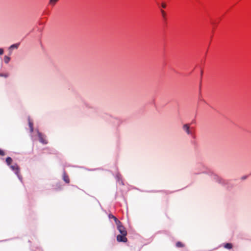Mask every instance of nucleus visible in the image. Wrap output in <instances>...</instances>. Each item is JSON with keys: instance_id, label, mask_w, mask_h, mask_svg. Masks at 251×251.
<instances>
[{"instance_id": "1", "label": "nucleus", "mask_w": 251, "mask_h": 251, "mask_svg": "<svg viewBox=\"0 0 251 251\" xmlns=\"http://www.w3.org/2000/svg\"><path fill=\"white\" fill-rule=\"evenodd\" d=\"M182 128L183 130L185 131L188 135H190L192 137H194V128L193 127L190 128L189 124L184 125L183 126Z\"/></svg>"}, {"instance_id": "2", "label": "nucleus", "mask_w": 251, "mask_h": 251, "mask_svg": "<svg viewBox=\"0 0 251 251\" xmlns=\"http://www.w3.org/2000/svg\"><path fill=\"white\" fill-rule=\"evenodd\" d=\"M9 167L14 172L15 174L17 176L18 178L20 179H21L22 177L20 174V169L18 165L17 164H15L13 165H10Z\"/></svg>"}, {"instance_id": "3", "label": "nucleus", "mask_w": 251, "mask_h": 251, "mask_svg": "<svg viewBox=\"0 0 251 251\" xmlns=\"http://www.w3.org/2000/svg\"><path fill=\"white\" fill-rule=\"evenodd\" d=\"M116 225L117 226V229L121 233V234L126 235L127 231L126 229V228L123 226L122 225L121 222H120V224Z\"/></svg>"}, {"instance_id": "4", "label": "nucleus", "mask_w": 251, "mask_h": 251, "mask_svg": "<svg viewBox=\"0 0 251 251\" xmlns=\"http://www.w3.org/2000/svg\"><path fill=\"white\" fill-rule=\"evenodd\" d=\"M126 236V235H124L122 234L118 235L117 236V240L118 242H126L127 241Z\"/></svg>"}, {"instance_id": "5", "label": "nucleus", "mask_w": 251, "mask_h": 251, "mask_svg": "<svg viewBox=\"0 0 251 251\" xmlns=\"http://www.w3.org/2000/svg\"><path fill=\"white\" fill-rule=\"evenodd\" d=\"M38 136H39V138L40 141L41 143H43L44 144H47V141L44 138V137H43V136L42 135V134L41 133H38Z\"/></svg>"}, {"instance_id": "6", "label": "nucleus", "mask_w": 251, "mask_h": 251, "mask_svg": "<svg viewBox=\"0 0 251 251\" xmlns=\"http://www.w3.org/2000/svg\"><path fill=\"white\" fill-rule=\"evenodd\" d=\"M108 217L109 219H114L116 224H120V221L114 215L112 214H109Z\"/></svg>"}, {"instance_id": "7", "label": "nucleus", "mask_w": 251, "mask_h": 251, "mask_svg": "<svg viewBox=\"0 0 251 251\" xmlns=\"http://www.w3.org/2000/svg\"><path fill=\"white\" fill-rule=\"evenodd\" d=\"M214 179L217 182H218L219 183H223V184H224L225 183V182H221V181L222 180V179L219 177V176H218L217 175H214Z\"/></svg>"}, {"instance_id": "8", "label": "nucleus", "mask_w": 251, "mask_h": 251, "mask_svg": "<svg viewBox=\"0 0 251 251\" xmlns=\"http://www.w3.org/2000/svg\"><path fill=\"white\" fill-rule=\"evenodd\" d=\"M63 180L67 183H69L70 182V179L69 176L66 174V173H64L63 174Z\"/></svg>"}, {"instance_id": "9", "label": "nucleus", "mask_w": 251, "mask_h": 251, "mask_svg": "<svg viewBox=\"0 0 251 251\" xmlns=\"http://www.w3.org/2000/svg\"><path fill=\"white\" fill-rule=\"evenodd\" d=\"M12 161V158L11 157H8L6 158V162L7 164L9 166H10V164H11Z\"/></svg>"}, {"instance_id": "10", "label": "nucleus", "mask_w": 251, "mask_h": 251, "mask_svg": "<svg viewBox=\"0 0 251 251\" xmlns=\"http://www.w3.org/2000/svg\"><path fill=\"white\" fill-rule=\"evenodd\" d=\"M58 1V0H50L49 4L52 6H53Z\"/></svg>"}, {"instance_id": "11", "label": "nucleus", "mask_w": 251, "mask_h": 251, "mask_svg": "<svg viewBox=\"0 0 251 251\" xmlns=\"http://www.w3.org/2000/svg\"><path fill=\"white\" fill-rule=\"evenodd\" d=\"M19 44H13V45H12L10 47H9V50H12L13 49H17L18 47H19Z\"/></svg>"}, {"instance_id": "12", "label": "nucleus", "mask_w": 251, "mask_h": 251, "mask_svg": "<svg viewBox=\"0 0 251 251\" xmlns=\"http://www.w3.org/2000/svg\"><path fill=\"white\" fill-rule=\"evenodd\" d=\"M224 247L226 249H230L232 248V245L230 243H226Z\"/></svg>"}, {"instance_id": "13", "label": "nucleus", "mask_w": 251, "mask_h": 251, "mask_svg": "<svg viewBox=\"0 0 251 251\" xmlns=\"http://www.w3.org/2000/svg\"><path fill=\"white\" fill-rule=\"evenodd\" d=\"M176 246L178 248H181L184 247V245L180 242H177L176 243Z\"/></svg>"}, {"instance_id": "14", "label": "nucleus", "mask_w": 251, "mask_h": 251, "mask_svg": "<svg viewBox=\"0 0 251 251\" xmlns=\"http://www.w3.org/2000/svg\"><path fill=\"white\" fill-rule=\"evenodd\" d=\"M10 60V58L8 56H5L4 57V61L6 63H8Z\"/></svg>"}, {"instance_id": "15", "label": "nucleus", "mask_w": 251, "mask_h": 251, "mask_svg": "<svg viewBox=\"0 0 251 251\" xmlns=\"http://www.w3.org/2000/svg\"><path fill=\"white\" fill-rule=\"evenodd\" d=\"M29 126L31 132L33 131V125L30 121H29Z\"/></svg>"}, {"instance_id": "16", "label": "nucleus", "mask_w": 251, "mask_h": 251, "mask_svg": "<svg viewBox=\"0 0 251 251\" xmlns=\"http://www.w3.org/2000/svg\"><path fill=\"white\" fill-rule=\"evenodd\" d=\"M161 12L162 16L164 18L165 16V15H166L165 11L163 10H161Z\"/></svg>"}, {"instance_id": "17", "label": "nucleus", "mask_w": 251, "mask_h": 251, "mask_svg": "<svg viewBox=\"0 0 251 251\" xmlns=\"http://www.w3.org/2000/svg\"><path fill=\"white\" fill-rule=\"evenodd\" d=\"M0 155L1 156L5 155V153L2 150H0Z\"/></svg>"}, {"instance_id": "18", "label": "nucleus", "mask_w": 251, "mask_h": 251, "mask_svg": "<svg viewBox=\"0 0 251 251\" xmlns=\"http://www.w3.org/2000/svg\"><path fill=\"white\" fill-rule=\"evenodd\" d=\"M3 53V50L2 49H0V55L2 54Z\"/></svg>"}, {"instance_id": "19", "label": "nucleus", "mask_w": 251, "mask_h": 251, "mask_svg": "<svg viewBox=\"0 0 251 251\" xmlns=\"http://www.w3.org/2000/svg\"><path fill=\"white\" fill-rule=\"evenodd\" d=\"M161 6L162 8H165L166 7V4L165 3H162Z\"/></svg>"}, {"instance_id": "20", "label": "nucleus", "mask_w": 251, "mask_h": 251, "mask_svg": "<svg viewBox=\"0 0 251 251\" xmlns=\"http://www.w3.org/2000/svg\"><path fill=\"white\" fill-rule=\"evenodd\" d=\"M0 76H4L5 77H6V76H7V75H3L2 74H0Z\"/></svg>"}, {"instance_id": "21", "label": "nucleus", "mask_w": 251, "mask_h": 251, "mask_svg": "<svg viewBox=\"0 0 251 251\" xmlns=\"http://www.w3.org/2000/svg\"><path fill=\"white\" fill-rule=\"evenodd\" d=\"M201 94L200 95V96H199V99L201 100Z\"/></svg>"}]
</instances>
